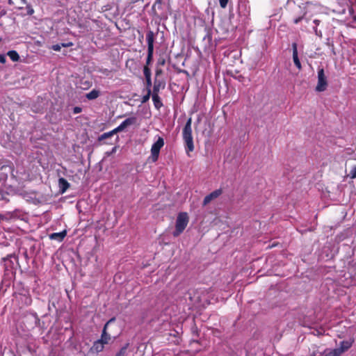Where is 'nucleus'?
Segmentation results:
<instances>
[{
	"label": "nucleus",
	"mask_w": 356,
	"mask_h": 356,
	"mask_svg": "<svg viewBox=\"0 0 356 356\" xmlns=\"http://www.w3.org/2000/svg\"><path fill=\"white\" fill-rule=\"evenodd\" d=\"M192 119L189 118L183 129V139L186 144V152L188 156L189 152L194 150L193 139L192 136Z\"/></svg>",
	"instance_id": "nucleus-1"
},
{
	"label": "nucleus",
	"mask_w": 356,
	"mask_h": 356,
	"mask_svg": "<svg viewBox=\"0 0 356 356\" xmlns=\"http://www.w3.org/2000/svg\"><path fill=\"white\" fill-rule=\"evenodd\" d=\"M189 221V217L186 212H181L178 214L175 222V229L172 232L175 237L179 236L186 229Z\"/></svg>",
	"instance_id": "nucleus-2"
},
{
	"label": "nucleus",
	"mask_w": 356,
	"mask_h": 356,
	"mask_svg": "<svg viewBox=\"0 0 356 356\" xmlns=\"http://www.w3.org/2000/svg\"><path fill=\"white\" fill-rule=\"evenodd\" d=\"M164 140L162 137L158 136L156 140L152 144L150 149V155L147 161L155 163L158 161L161 149L164 146Z\"/></svg>",
	"instance_id": "nucleus-3"
},
{
	"label": "nucleus",
	"mask_w": 356,
	"mask_h": 356,
	"mask_svg": "<svg viewBox=\"0 0 356 356\" xmlns=\"http://www.w3.org/2000/svg\"><path fill=\"white\" fill-rule=\"evenodd\" d=\"M353 343V339L345 340L340 343L339 348L329 350L333 356H340L342 353L347 351L352 346Z\"/></svg>",
	"instance_id": "nucleus-4"
},
{
	"label": "nucleus",
	"mask_w": 356,
	"mask_h": 356,
	"mask_svg": "<svg viewBox=\"0 0 356 356\" xmlns=\"http://www.w3.org/2000/svg\"><path fill=\"white\" fill-rule=\"evenodd\" d=\"M327 86V78L325 75L324 70L323 68L318 70V83L316 86V90L318 92L325 91Z\"/></svg>",
	"instance_id": "nucleus-5"
},
{
	"label": "nucleus",
	"mask_w": 356,
	"mask_h": 356,
	"mask_svg": "<svg viewBox=\"0 0 356 356\" xmlns=\"http://www.w3.org/2000/svg\"><path fill=\"white\" fill-rule=\"evenodd\" d=\"M222 194V190L221 189H217L213 192H211L210 194L207 195L203 200V205H207L209 202H211L212 200L216 199Z\"/></svg>",
	"instance_id": "nucleus-6"
},
{
	"label": "nucleus",
	"mask_w": 356,
	"mask_h": 356,
	"mask_svg": "<svg viewBox=\"0 0 356 356\" xmlns=\"http://www.w3.org/2000/svg\"><path fill=\"white\" fill-rule=\"evenodd\" d=\"M134 120L131 118H127L125 120H124L118 127H117L115 129L113 130V132H120L123 131L126 127L133 124Z\"/></svg>",
	"instance_id": "nucleus-7"
},
{
	"label": "nucleus",
	"mask_w": 356,
	"mask_h": 356,
	"mask_svg": "<svg viewBox=\"0 0 356 356\" xmlns=\"http://www.w3.org/2000/svg\"><path fill=\"white\" fill-rule=\"evenodd\" d=\"M292 47H293V60L294 64L298 67V69L300 70L302 66H301V63H300V60L298 58V49H297L296 43H293L292 44Z\"/></svg>",
	"instance_id": "nucleus-8"
},
{
	"label": "nucleus",
	"mask_w": 356,
	"mask_h": 356,
	"mask_svg": "<svg viewBox=\"0 0 356 356\" xmlns=\"http://www.w3.org/2000/svg\"><path fill=\"white\" fill-rule=\"evenodd\" d=\"M107 325H105L102 331L101 339H99L104 345L108 343L111 340V336L106 332Z\"/></svg>",
	"instance_id": "nucleus-9"
},
{
	"label": "nucleus",
	"mask_w": 356,
	"mask_h": 356,
	"mask_svg": "<svg viewBox=\"0 0 356 356\" xmlns=\"http://www.w3.org/2000/svg\"><path fill=\"white\" fill-rule=\"evenodd\" d=\"M58 186L61 193H64L70 187V184L65 179L61 177L58 179Z\"/></svg>",
	"instance_id": "nucleus-10"
},
{
	"label": "nucleus",
	"mask_w": 356,
	"mask_h": 356,
	"mask_svg": "<svg viewBox=\"0 0 356 356\" xmlns=\"http://www.w3.org/2000/svg\"><path fill=\"white\" fill-rule=\"evenodd\" d=\"M104 345L100 342L99 340L96 341L92 348H91V351L92 353H99L101 351H102L104 350Z\"/></svg>",
	"instance_id": "nucleus-11"
},
{
	"label": "nucleus",
	"mask_w": 356,
	"mask_h": 356,
	"mask_svg": "<svg viewBox=\"0 0 356 356\" xmlns=\"http://www.w3.org/2000/svg\"><path fill=\"white\" fill-rule=\"evenodd\" d=\"M147 41L148 44V57L152 58L153 54V38L152 35H148L147 36Z\"/></svg>",
	"instance_id": "nucleus-12"
},
{
	"label": "nucleus",
	"mask_w": 356,
	"mask_h": 356,
	"mask_svg": "<svg viewBox=\"0 0 356 356\" xmlns=\"http://www.w3.org/2000/svg\"><path fill=\"white\" fill-rule=\"evenodd\" d=\"M66 234H67V232L65 230V231H63V232H57V233L51 234V236H50V238L51 239H56V240H58V241H62L65 238Z\"/></svg>",
	"instance_id": "nucleus-13"
},
{
	"label": "nucleus",
	"mask_w": 356,
	"mask_h": 356,
	"mask_svg": "<svg viewBox=\"0 0 356 356\" xmlns=\"http://www.w3.org/2000/svg\"><path fill=\"white\" fill-rule=\"evenodd\" d=\"M99 95V92L97 90H92L90 92L86 94V97L88 99H95Z\"/></svg>",
	"instance_id": "nucleus-14"
},
{
	"label": "nucleus",
	"mask_w": 356,
	"mask_h": 356,
	"mask_svg": "<svg viewBox=\"0 0 356 356\" xmlns=\"http://www.w3.org/2000/svg\"><path fill=\"white\" fill-rule=\"evenodd\" d=\"M8 56L13 61H17L19 59V56L15 51H9L8 52Z\"/></svg>",
	"instance_id": "nucleus-15"
},
{
	"label": "nucleus",
	"mask_w": 356,
	"mask_h": 356,
	"mask_svg": "<svg viewBox=\"0 0 356 356\" xmlns=\"http://www.w3.org/2000/svg\"><path fill=\"white\" fill-rule=\"evenodd\" d=\"M152 100L154 103L155 106L157 108H160L162 106V103H161L160 98L157 94H153Z\"/></svg>",
	"instance_id": "nucleus-16"
},
{
	"label": "nucleus",
	"mask_w": 356,
	"mask_h": 356,
	"mask_svg": "<svg viewBox=\"0 0 356 356\" xmlns=\"http://www.w3.org/2000/svg\"><path fill=\"white\" fill-rule=\"evenodd\" d=\"M127 348V345L122 347L120 349V350L119 351V353L116 355V356H125Z\"/></svg>",
	"instance_id": "nucleus-17"
},
{
	"label": "nucleus",
	"mask_w": 356,
	"mask_h": 356,
	"mask_svg": "<svg viewBox=\"0 0 356 356\" xmlns=\"http://www.w3.org/2000/svg\"><path fill=\"white\" fill-rule=\"evenodd\" d=\"M350 176L352 179L356 178V166L353 167L350 172Z\"/></svg>",
	"instance_id": "nucleus-18"
},
{
	"label": "nucleus",
	"mask_w": 356,
	"mask_h": 356,
	"mask_svg": "<svg viewBox=\"0 0 356 356\" xmlns=\"http://www.w3.org/2000/svg\"><path fill=\"white\" fill-rule=\"evenodd\" d=\"M229 0H219L220 6L221 8H226Z\"/></svg>",
	"instance_id": "nucleus-19"
},
{
	"label": "nucleus",
	"mask_w": 356,
	"mask_h": 356,
	"mask_svg": "<svg viewBox=\"0 0 356 356\" xmlns=\"http://www.w3.org/2000/svg\"><path fill=\"white\" fill-rule=\"evenodd\" d=\"M114 134H115V132H113V130H112L111 131H109L108 133H104L102 136V138H108V137H110V136H113Z\"/></svg>",
	"instance_id": "nucleus-20"
},
{
	"label": "nucleus",
	"mask_w": 356,
	"mask_h": 356,
	"mask_svg": "<svg viewBox=\"0 0 356 356\" xmlns=\"http://www.w3.org/2000/svg\"><path fill=\"white\" fill-rule=\"evenodd\" d=\"M61 44H54L51 47V49L54 51H59L61 49Z\"/></svg>",
	"instance_id": "nucleus-21"
},
{
	"label": "nucleus",
	"mask_w": 356,
	"mask_h": 356,
	"mask_svg": "<svg viewBox=\"0 0 356 356\" xmlns=\"http://www.w3.org/2000/svg\"><path fill=\"white\" fill-rule=\"evenodd\" d=\"M6 61V56L3 54H0V63H5Z\"/></svg>",
	"instance_id": "nucleus-22"
},
{
	"label": "nucleus",
	"mask_w": 356,
	"mask_h": 356,
	"mask_svg": "<svg viewBox=\"0 0 356 356\" xmlns=\"http://www.w3.org/2000/svg\"><path fill=\"white\" fill-rule=\"evenodd\" d=\"M72 45H73L72 42H68V43H66V44L65 43L61 44V46L64 47H71Z\"/></svg>",
	"instance_id": "nucleus-23"
},
{
	"label": "nucleus",
	"mask_w": 356,
	"mask_h": 356,
	"mask_svg": "<svg viewBox=\"0 0 356 356\" xmlns=\"http://www.w3.org/2000/svg\"><path fill=\"white\" fill-rule=\"evenodd\" d=\"M81 111V109L79 107H75L74 108V113H79Z\"/></svg>",
	"instance_id": "nucleus-24"
},
{
	"label": "nucleus",
	"mask_w": 356,
	"mask_h": 356,
	"mask_svg": "<svg viewBox=\"0 0 356 356\" xmlns=\"http://www.w3.org/2000/svg\"><path fill=\"white\" fill-rule=\"evenodd\" d=\"M306 8L307 10H312L314 8V6L311 3H307L306 5Z\"/></svg>",
	"instance_id": "nucleus-25"
},
{
	"label": "nucleus",
	"mask_w": 356,
	"mask_h": 356,
	"mask_svg": "<svg viewBox=\"0 0 356 356\" xmlns=\"http://www.w3.org/2000/svg\"><path fill=\"white\" fill-rule=\"evenodd\" d=\"M114 321H115V318H113L110 319L105 325H107V326H108L110 323L113 322Z\"/></svg>",
	"instance_id": "nucleus-26"
},
{
	"label": "nucleus",
	"mask_w": 356,
	"mask_h": 356,
	"mask_svg": "<svg viewBox=\"0 0 356 356\" xmlns=\"http://www.w3.org/2000/svg\"><path fill=\"white\" fill-rule=\"evenodd\" d=\"M325 356H333V355L331 354V352L330 350H327Z\"/></svg>",
	"instance_id": "nucleus-27"
},
{
	"label": "nucleus",
	"mask_w": 356,
	"mask_h": 356,
	"mask_svg": "<svg viewBox=\"0 0 356 356\" xmlns=\"http://www.w3.org/2000/svg\"><path fill=\"white\" fill-rule=\"evenodd\" d=\"M300 19H301V18H300V17H298V18H297V19H296L294 20V22H295L296 24H298V23L300 21Z\"/></svg>",
	"instance_id": "nucleus-28"
},
{
	"label": "nucleus",
	"mask_w": 356,
	"mask_h": 356,
	"mask_svg": "<svg viewBox=\"0 0 356 356\" xmlns=\"http://www.w3.org/2000/svg\"><path fill=\"white\" fill-rule=\"evenodd\" d=\"M149 97V95L148 94L147 96L144 97V100L143 102H145L147 99H148Z\"/></svg>",
	"instance_id": "nucleus-29"
},
{
	"label": "nucleus",
	"mask_w": 356,
	"mask_h": 356,
	"mask_svg": "<svg viewBox=\"0 0 356 356\" xmlns=\"http://www.w3.org/2000/svg\"><path fill=\"white\" fill-rule=\"evenodd\" d=\"M5 218L3 215L0 214V221L2 220H4Z\"/></svg>",
	"instance_id": "nucleus-30"
},
{
	"label": "nucleus",
	"mask_w": 356,
	"mask_h": 356,
	"mask_svg": "<svg viewBox=\"0 0 356 356\" xmlns=\"http://www.w3.org/2000/svg\"><path fill=\"white\" fill-rule=\"evenodd\" d=\"M24 4H26L27 0H21Z\"/></svg>",
	"instance_id": "nucleus-31"
},
{
	"label": "nucleus",
	"mask_w": 356,
	"mask_h": 356,
	"mask_svg": "<svg viewBox=\"0 0 356 356\" xmlns=\"http://www.w3.org/2000/svg\"><path fill=\"white\" fill-rule=\"evenodd\" d=\"M29 14H33V9H31V10H29Z\"/></svg>",
	"instance_id": "nucleus-32"
},
{
	"label": "nucleus",
	"mask_w": 356,
	"mask_h": 356,
	"mask_svg": "<svg viewBox=\"0 0 356 356\" xmlns=\"http://www.w3.org/2000/svg\"><path fill=\"white\" fill-rule=\"evenodd\" d=\"M314 22L315 24H318V21L317 19H315V20L314 21Z\"/></svg>",
	"instance_id": "nucleus-33"
},
{
	"label": "nucleus",
	"mask_w": 356,
	"mask_h": 356,
	"mask_svg": "<svg viewBox=\"0 0 356 356\" xmlns=\"http://www.w3.org/2000/svg\"><path fill=\"white\" fill-rule=\"evenodd\" d=\"M152 58H149L147 56V63L149 62V60H151Z\"/></svg>",
	"instance_id": "nucleus-34"
},
{
	"label": "nucleus",
	"mask_w": 356,
	"mask_h": 356,
	"mask_svg": "<svg viewBox=\"0 0 356 356\" xmlns=\"http://www.w3.org/2000/svg\"><path fill=\"white\" fill-rule=\"evenodd\" d=\"M115 149H116V147H114V148L113 149V152L115 151Z\"/></svg>",
	"instance_id": "nucleus-35"
},
{
	"label": "nucleus",
	"mask_w": 356,
	"mask_h": 356,
	"mask_svg": "<svg viewBox=\"0 0 356 356\" xmlns=\"http://www.w3.org/2000/svg\"><path fill=\"white\" fill-rule=\"evenodd\" d=\"M147 70V68H145V73L146 74V71Z\"/></svg>",
	"instance_id": "nucleus-36"
}]
</instances>
